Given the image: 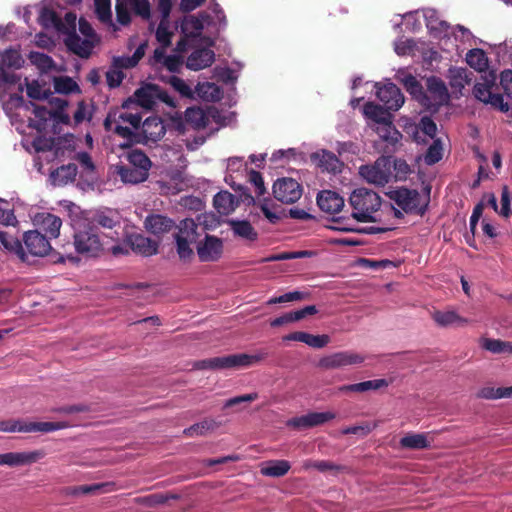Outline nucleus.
<instances>
[{
    "mask_svg": "<svg viewBox=\"0 0 512 512\" xmlns=\"http://www.w3.org/2000/svg\"><path fill=\"white\" fill-rule=\"evenodd\" d=\"M377 98L385 105L387 110H398L404 104V96L394 83L375 85Z\"/></svg>",
    "mask_w": 512,
    "mask_h": 512,
    "instance_id": "18",
    "label": "nucleus"
},
{
    "mask_svg": "<svg viewBox=\"0 0 512 512\" xmlns=\"http://www.w3.org/2000/svg\"><path fill=\"white\" fill-rule=\"evenodd\" d=\"M198 228L195 221L190 218L180 221L177 226V230L174 233V240L177 254L183 261H189L194 255L191 246L196 243L199 238Z\"/></svg>",
    "mask_w": 512,
    "mask_h": 512,
    "instance_id": "5",
    "label": "nucleus"
},
{
    "mask_svg": "<svg viewBox=\"0 0 512 512\" xmlns=\"http://www.w3.org/2000/svg\"><path fill=\"white\" fill-rule=\"evenodd\" d=\"M219 426L220 423L216 420L207 418L184 429L183 434L188 437L204 436L209 432L216 430Z\"/></svg>",
    "mask_w": 512,
    "mask_h": 512,
    "instance_id": "43",
    "label": "nucleus"
},
{
    "mask_svg": "<svg viewBox=\"0 0 512 512\" xmlns=\"http://www.w3.org/2000/svg\"><path fill=\"white\" fill-rule=\"evenodd\" d=\"M335 417V413L330 411L308 413L310 428L322 425L330 420H333Z\"/></svg>",
    "mask_w": 512,
    "mask_h": 512,
    "instance_id": "62",
    "label": "nucleus"
},
{
    "mask_svg": "<svg viewBox=\"0 0 512 512\" xmlns=\"http://www.w3.org/2000/svg\"><path fill=\"white\" fill-rule=\"evenodd\" d=\"M496 79L497 77L493 72L485 73L475 83L473 94L477 100L484 104L491 105L502 112H507L509 106L504 102L502 95L493 92L496 86Z\"/></svg>",
    "mask_w": 512,
    "mask_h": 512,
    "instance_id": "6",
    "label": "nucleus"
},
{
    "mask_svg": "<svg viewBox=\"0 0 512 512\" xmlns=\"http://www.w3.org/2000/svg\"><path fill=\"white\" fill-rule=\"evenodd\" d=\"M27 87V95L32 99H46L51 94L50 92L44 90L42 86L38 83V81H32L26 83Z\"/></svg>",
    "mask_w": 512,
    "mask_h": 512,
    "instance_id": "61",
    "label": "nucleus"
},
{
    "mask_svg": "<svg viewBox=\"0 0 512 512\" xmlns=\"http://www.w3.org/2000/svg\"><path fill=\"white\" fill-rule=\"evenodd\" d=\"M476 397L485 400L502 399V387L484 386L477 391Z\"/></svg>",
    "mask_w": 512,
    "mask_h": 512,
    "instance_id": "60",
    "label": "nucleus"
},
{
    "mask_svg": "<svg viewBox=\"0 0 512 512\" xmlns=\"http://www.w3.org/2000/svg\"><path fill=\"white\" fill-rule=\"evenodd\" d=\"M2 246L14 254L24 264L31 265L35 258H43L50 254L52 246L49 238L38 230L23 233L22 240L8 234H0Z\"/></svg>",
    "mask_w": 512,
    "mask_h": 512,
    "instance_id": "1",
    "label": "nucleus"
},
{
    "mask_svg": "<svg viewBox=\"0 0 512 512\" xmlns=\"http://www.w3.org/2000/svg\"><path fill=\"white\" fill-rule=\"evenodd\" d=\"M45 457L42 450L8 452L0 454V466L17 467L33 464Z\"/></svg>",
    "mask_w": 512,
    "mask_h": 512,
    "instance_id": "19",
    "label": "nucleus"
},
{
    "mask_svg": "<svg viewBox=\"0 0 512 512\" xmlns=\"http://www.w3.org/2000/svg\"><path fill=\"white\" fill-rule=\"evenodd\" d=\"M165 93L156 85L145 84L134 93V101L137 105L152 109L159 101H165Z\"/></svg>",
    "mask_w": 512,
    "mask_h": 512,
    "instance_id": "21",
    "label": "nucleus"
},
{
    "mask_svg": "<svg viewBox=\"0 0 512 512\" xmlns=\"http://www.w3.org/2000/svg\"><path fill=\"white\" fill-rule=\"evenodd\" d=\"M390 199L406 213L423 214L428 205V200L423 198L418 191L407 188L392 191Z\"/></svg>",
    "mask_w": 512,
    "mask_h": 512,
    "instance_id": "10",
    "label": "nucleus"
},
{
    "mask_svg": "<svg viewBox=\"0 0 512 512\" xmlns=\"http://www.w3.org/2000/svg\"><path fill=\"white\" fill-rule=\"evenodd\" d=\"M402 83L404 84L405 88L407 89V91L413 95L414 97H416L417 99L421 100L422 96H423V91H422V86L421 84L418 82V80L416 79V77H414L413 75L411 74H408V75H405L402 79H401Z\"/></svg>",
    "mask_w": 512,
    "mask_h": 512,
    "instance_id": "56",
    "label": "nucleus"
},
{
    "mask_svg": "<svg viewBox=\"0 0 512 512\" xmlns=\"http://www.w3.org/2000/svg\"><path fill=\"white\" fill-rule=\"evenodd\" d=\"M449 84L455 91L461 90L469 84L468 71L464 68H450L448 71Z\"/></svg>",
    "mask_w": 512,
    "mask_h": 512,
    "instance_id": "47",
    "label": "nucleus"
},
{
    "mask_svg": "<svg viewBox=\"0 0 512 512\" xmlns=\"http://www.w3.org/2000/svg\"><path fill=\"white\" fill-rule=\"evenodd\" d=\"M500 84L504 90V93L512 98V70L507 69L501 72Z\"/></svg>",
    "mask_w": 512,
    "mask_h": 512,
    "instance_id": "64",
    "label": "nucleus"
},
{
    "mask_svg": "<svg viewBox=\"0 0 512 512\" xmlns=\"http://www.w3.org/2000/svg\"><path fill=\"white\" fill-rule=\"evenodd\" d=\"M377 427V423L364 422L360 425L350 426L342 429L341 433L344 435L353 434L360 437H365L370 434Z\"/></svg>",
    "mask_w": 512,
    "mask_h": 512,
    "instance_id": "55",
    "label": "nucleus"
},
{
    "mask_svg": "<svg viewBox=\"0 0 512 512\" xmlns=\"http://www.w3.org/2000/svg\"><path fill=\"white\" fill-rule=\"evenodd\" d=\"M487 204L491 206V208L498 212L503 217H508L510 215V203L511 197L507 187L502 189L501 193V208L498 210L497 199L493 193H488L484 196Z\"/></svg>",
    "mask_w": 512,
    "mask_h": 512,
    "instance_id": "44",
    "label": "nucleus"
},
{
    "mask_svg": "<svg viewBox=\"0 0 512 512\" xmlns=\"http://www.w3.org/2000/svg\"><path fill=\"white\" fill-rule=\"evenodd\" d=\"M217 111L209 109L207 111L201 108H187L185 111V122L195 130L206 128L211 118H215Z\"/></svg>",
    "mask_w": 512,
    "mask_h": 512,
    "instance_id": "23",
    "label": "nucleus"
},
{
    "mask_svg": "<svg viewBox=\"0 0 512 512\" xmlns=\"http://www.w3.org/2000/svg\"><path fill=\"white\" fill-rule=\"evenodd\" d=\"M312 159L317 162V165L327 171L332 173H337L341 171L342 163L338 159V157L326 150H322L318 153L313 154Z\"/></svg>",
    "mask_w": 512,
    "mask_h": 512,
    "instance_id": "33",
    "label": "nucleus"
},
{
    "mask_svg": "<svg viewBox=\"0 0 512 512\" xmlns=\"http://www.w3.org/2000/svg\"><path fill=\"white\" fill-rule=\"evenodd\" d=\"M301 469L304 471L316 469L320 472H326V471H340V470H343L344 467L338 466L330 461H325V460L314 461V460L308 459V460L303 461Z\"/></svg>",
    "mask_w": 512,
    "mask_h": 512,
    "instance_id": "50",
    "label": "nucleus"
},
{
    "mask_svg": "<svg viewBox=\"0 0 512 512\" xmlns=\"http://www.w3.org/2000/svg\"><path fill=\"white\" fill-rule=\"evenodd\" d=\"M77 175V166L73 163L62 165L51 173V179L54 185L63 186L75 180Z\"/></svg>",
    "mask_w": 512,
    "mask_h": 512,
    "instance_id": "39",
    "label": "nucleus"
},
{
    "mask_svg": "<svg viewBox=\"0 0 512 512\" xmlns=\"http://www.w3.org/2000/svg\"><path fill=\"white\" fill-rule=\"evenodd\" d=\"M317 204L323 212L334 214L343 208L344 200L338 193L324 190L318 194Z\"/></svg>",
    "mask_w": 512,
    "mask_h": 512,
    "instance_id": "26",
    "label": "nucleus"
},
{
    "mask_svg": "<svg viewBox=\"0 0 512 512\" xmlns=\"http://www.w3.org/2000/svg\"><path fill=\"white\" fill-rule=\"evenodd\" d=\"M53 83L57 93L68 94L79 91L78 84L70 77H55Z\"/></svg>",
    "mask_w": 512,
    "mask_h": 512,
    "instance_id": "51",
    "label": "nucleus"
},
{
    "mask_svg": "<svg viewBox=\"0 0 512 512\" xmlns=\"http://www.w3.org/2000/svg\"><path fill=\"white\" fill-rule=\"evenodd\" d=\"M273 194L278 201L291 204L300 199L302 187L292 178H282L274 183Z\"/></svg>",
    "mask_w": 512,
    "mask_h": 512,
    "instance_id": "15",
    "label": "nucleus"
},
{
    "mask_svg": "<svg viewBox=\"0 0 512 512\" xmlns=\"http://www.w3.org/2000/svg\"><path fill=\"white\" fill-rule=\"evenodd\" d=\"M67 427L68 424L66 422H26L20 419L0 420V432L4 433H49Z\"/></svg>",
    "mask_w": 512,
    "mask_h": 512,
    "instance_id": "7",
    "label": "nucleus"
},
{
    "mask_svg": "<svg viewBox=\"0 0 512 512\" xmlns=\"http://www.w3.org/2000/svg\"><path fill=\"white\" fill-rule=\"evenodd\" d=\"M374 131L386 143L387 147H391L392 150H396L401 144L402 134L393 125V119L383 125L375 126Z\"/></svg>",
    "mask_w": 512,
    "mask_h": 512,
    "instance_id": "28",
    "label": "nucleus"
},
{
    "mask_svg": "<svg viewBox=\"0 0 512 512\" xmlns=\"http://www.w3.org/2000/svg\"><path fill=\"white\" fill-rule=\"evenodd\" d=\"M424 17L426 26L431 32L439 34L444 33L445 36L449 35V24L439 18L437 11L434 9H427L424 12Z\"/></svg>",
    "mask_w": 512,
    "mask_h": 512,
    "instance_id": "42",
    "label": "nucleus"
},
{
    "mask_svg": "<svg viewBox=\"0 0 512 512\" xmlns=\"http://www.w3.org/2000/svg\"><path fill=\"white\" fill-rule=\"evenodd\" d=\"M197 90L198 94L206 100L216 101L219 100L221 96L219 87L214 83L200 84Z\"/></svg>",
    "mask_w": 512,
    "mask_h": 512,
    "instance_id": "54",
    "label": "nucleus"
},
{
    "mask_svg": "<svg viewBox=\"0 0 512 512\" xmlns=\"http://www.w3.org/2000/svg\"><path fill=\"white\" fill-rule=\"evenodd\" d=\"M449 93L444 82L436 77L427 80V95L422 96L421 102L429 109H437L447 103Z\"/></svg>",
    "mask_w": 512,
    "mask_h": 512,
    "instance_id": "13",
    "label": "nucleus"
},
{
    "mask_svg": "<svg viewBox=\"0 0 512 512\" xmlns=\"http://www.w3.org/2000/svg\"><path fill=\"white\" fill-rule=\"evenodd\" d=\"M147 43H141L132 56H117L113 58L112 66L116 69H128L135 67L145 55Z\"/></svg>",
    "mask_w": 512,
    "mask_h": 512,
    "instance_id": "38",
    "label": "nucleus"
},
{
    "mask_svg": "<svg viewBox=\"0 0 512 512\" xmlns=\"http://www.w3.org/2000/svg\"><path fill=\"white\" fill-rule=\"evenodd\" d=\"M481 347L493 354L512 355V343L499 339L483 338Z\"/></svg>",
    "mask_w": 512,
    "mask_h": 512,
    "instance_id": "46",
    "label": "nucleus"
},
{
    "mask_svg": "<svg viewBox=\"0 0 512 512\" xmlns=\"http://www.w3.org/2000/svg\"><path fill=\"white\" fill-rule=\"evenodd\" d=\"M442 158V146L439 140H435L428 148L424 157L425 163L433 165Z\"/></svg>",
    "mask_w": 512,
    "mask_h": 512,
    "instance_id": "58",
    "label": "nucleus"
},
{
    "mask_svg": "<svg viewBox=\"0 0 512 512\" xmlns=\"http://www.w3.org/2000/svg\"><path fill=\"white\" fill-rule=\"evenodd\" d=\"M72 229L73 246L77 254L85 258H96L104 252L107 243L90 222L76 217L72 220Z\"/></svg>",
    "mask_w": 512,
    "mask_h": 512,
    "instance_id": "2",
    "label": "nucleus"
},
{
    "mask_svg": "<svg viewBox=\"0 0 512 512\" xmlns=\"http://www.w3.org/2000/svg\"><path fill=\"white\" fill-rule=\"evenodd\" d=\"M20 106L26 110H31L34 117L29 119L30 126L36 129L38 132L46 130L48 123L51 120L67 123L69 116L64 114L63 111H53L42 105H36L34 103L24 104L22 97L16 98Z\"/></svg>",
    "mask_w": 512,
    "mask_h": 512,
    "instance_id": "8",
    "label": "nucleus"
},
{
    "mask_svg": "<svg viewBox=\"0 0 512 512\" xmlns=\"http://www.w3.org/2000/svg\"><path fill=\"white\" fill-rule=\"evenodd\" d=\"M128 7L144 18L150 15L148 0H116V16L121 25H127L131 20Z\"/></svg>",
    "mask_w": 512,
    "mask_h": 512,
    "instance_id": "16",
    "label": "nucleus"
},
{
    "mask_svg": "<svg viewBox=\"0 0 512 512\" xmlns=\"http://www.w3.org/2000/svg\"><path fill=\"white\" fill-rule=\"evenodd\" d=\"M267 355V353L261 352L253 355L241 353L222 357H214L196 362L194 364V368L199 370H222L230 368L249 367L255 363L264 360L267 357Z\"/></svg>",
    "mask_w": 512,
    "mask_h": 512,
    "instance_id": "4",
    "label": "nucleus"
},
{
    "mask_svg": "<svg viewBox=\"0 0 512 512\" xmlns=\"http://www.w3.org/2000/svg\"><path fill=\"white\" fill-rule=\"evenodd\" d=\"M233 235L247 242H255L258 239V233L252 224L247 220L232 219L228 221Z\"/></svg>",
    "mask_w": 512,
    "mask_h": 512,
    "instance_id": "31",
    "label": "nucleus"
},
{
    "mask_svg": "<svg viewBox=\"0 0 512 512\" xmlns=\"http://www.w3.org/2000/svg\"><path fill=\"white\" fill-rule=\"evenodd\" d=\"M171 499H179V496L176 494L156 493L139 497L136 499V502L147 507H156L165 504L168 500Z\"/></svg>",
    "mask_w": 512,
    "mask_h": 512,
    "instance_id": "49",
    "label": "nucleus"
},
{
    "mask_svg": "<svg viewBox=\"0 0 512 512\" xmlns=\"http://www.w3.org/2000/svg\"><path fill=\"white\" fill-rule=\"evenodd\" d=\"M197 254L202 262H215L219 260L223 253V241L213 235H206L204 240L199 242Z\"/></svg>",
    "mask_w": 512,
    "mask_h": 512,
    "instance_id": "17",
    "label": "nucleus"
},
{
    "mask_svg": "<svg viewBox=\"0 0 512 512\" xmlns=\"http://www.w3.org/2000/svg\"><path fill=\"white\" fill-rule=\"evenodd\" d=\"M126 158H127V161L129 162V164L140 172L139 174L142 173L146 177L149 176V170L151 168V161L146 156L145 153H143L142 151H140L138 149L131 150L127 153Z\"/></svg>",
    "mask_w": 512,
    "mask_h": 512,
    "instance_id": "41",
    "label": "nucleus"
},
{
    "mask_svg": "<svg viewBox=\"0 0 512 512\" xmlns=\"http://www.w3.org/2000/svg\"><path fill=\"white\" fill-rule=\"evenodd\" d=\"M32 223L36 227L35 230L43 231L49 239L57 238L60 235L62 226L61 219L49 212H39L32 217Z\"/></svg>",
    "mask_w": 512,
    "mask_h": 512,
    "instance_id": "20",
    "label": "nucleus"
},
{
    "mask_svg": "<svg viewBox=\"0 0 512 512\" xmlns=\"http://www.w3.org/2000/svg\"><path fill=\"white\" fill-rule=\"evenodd\" d=\"M359 174L371 184L384 186L391 177L390 160L386 157H380L372 165H362L359 168Z\"/></svg>",
    "mask_w": 512,
    "mask_h": 512,
    "instance_id": "11",
    "label": "nucleus"
},
{
    "mask_svg": "<svg viewBox=\"0 0 512 512\" xmlns=\"http://www.w3.org/2000/svg\"><path fill=\"white\" fill-rule=\"evenodd\" d=\"M173 32L170 30V23L167 19H161L158 28L156 30V39L160 45L169 47L171 44V38Z\"/></svg>",
    "mask_w": 512,
    "mask_h": 512,
    "instance_id": "52",
    "label": "nucleus"
},
{
    "mask_svg": "<svg viewBox=\"0 0 512 512\" xmlns=\"http://www.w3.org/2000/svg\"><path fill=\"white\" fill-rule=\"evenodd\" d=\"M3 66L19 68L23 62L21 55L15 50H6L2 55Z\"/></svg>",
    "mask_w": 512,
    "mask_h": 512,
    "instance_id": "63",
    "label": "nucleus"
},
{
    "mask_svg": "<svg viewBox=\"0 0 512 512\" xmlns=\"http://www.w3.org/2000/svg\"><path fill=\"white\" fill-rule=\"evenodd\" d=\"M80 217L90 222L96 231L98 226L104 229L114 230L113 234H115V236L106 235L107 238H110L113 241L118 238L119 234L116 229L120 228L121 226V215L118 211L112 209H103L98 210L89 216L83 215Z\"/></svg>",
    "mask_w": 512,
    "mask_h": 512,
    "instance_id": "12",
    "label": "nucleus"
},
{
    "mask_svg": "<svg viewBox=\"0 0 512 512\" xmlns=\"http://www.w3.org/2000/svg\"><path fill=\"white\" fill-rule=\"evenodd\" d=\"M433 319L441 327L464 326L468 323L467 319L461 317L455 311H437L433 314Z\"/></svg>",
    "mask_w": 512,
    "mask_h": 512,
    "instance_id": "45",
    "label": "nucleus"
},
{
    "mask_svg": "<svg viewBox=\"0 0 512 512\" xmlns=\"http://www.w3.org/2000/svg\"><path fill=\"white\" fill-rule=\"evenodd\" d=\"M291 469V464L287 460H269L261 464L260 473L267 477H282Z\"/></svg>",
    "mask_w": 512,
    "mask_h": 512,
    "instance_id": "35",
    "label": "nucleus"
},
{
    "mask_svg": "<svg viewBox=\"0 0 512 512\" xmlns=\"http://www.w3.org/2000/svg\"><path fill=\"white\" fill-rule=\"evenodd\" d=\"M215 60V53L208 48H201L193 51L186 61L188 69L198 71L209 67Z\"/></svg>",
    "mask_w": 512,
    "mask_h": 512,
    "instance_id": "27",
    "label": "nucleus"
},
{
    "mask_svg": "<svg viewBox=\"0 0 512 512\" xmlns=\"http://www.w3.org/2000/svg\"><path fill=\"white\" fill-rule=\"evenodd\" d=\"M112 174L120 177L121 181L125 184H138L147 180L144 174H139L140 172L134 167H127L124 165H114L112 168Z\"/></svg>",
    "mask_w": 512,
    "mask_h": 512,
    "instance_id": "37",
    "label": "nucleus"
},
{
    "mask_svg": "<svg viewBox=\"0 0 512 512\" xmlns=\"http://www.w3.org/2000/svg\"><path fill=\"white\" fill-rule=\"evenodd\" d=\"M365 357L352 351H340L327 355L319 360V367L323 369H340L350 365L363 363Z\"/></svg>",
    "mask_w": 512,
    "mask_h": 512,
    "instance_id": "14",
    "label": "nucleus"
},
{
    "mask_svg": "<svg viewBox=\"0 0 512 512\" xmlns=\"http://www.w3.org/2000/svg\"><path fill=\"white\" fill-rule=\"evenodd\" d=\"M388 385L389 382L386 379L367 380L360 383L342 385L339 387V392L364 393L371 390H379L381 388L388 387Z\"/></svg>",
    "mask_w": 512,
    "mask_h": 512,
    "instance_id": "34",
    "label": "nucleus"
},
{
    "mask_svg": "<svg viewBox=\"0 0 512 512\" xmlns=\"http://www.w3.org/2000/svg\"><path fill=\"white\" fill-rule=\"evenodd\" d=\"M209 16H186L181 23V30L187 37H197L201 34L204 24L208 22Z\"/></svg>",
    "mask_w": 512,
    "mask_h": 512,
    "instance_id": "32",
    "label": "nucleus"
},
{
    "mask_svg": "<svg viewBox=\"0 0 512 512\" xmlns=\"http://www.w3.org/2000/svg\"><path fill=\"white\" fill-rule=\"evenodd\" d=\"M301 342L312 348L320 349L329 344L330 337L326 334L313 335L307 332H302Z\"/></svg>",
    "mask_w": 512,
    "mask_h": 512,
    "instance_id": "53",
    "label": "nucleus"
},
{
    "mask_svg": "<svg viewBox=\"0 0 512 512\" xmlns=\"http://www.w3.org/2000/svg\"><path fill=\"white\" fill-rule=\"evenodd\" d=\"M166 132V127L159 117H148L141 126L140 136L142 137V141L145 143L148 142H157L159 141Z\"/></svg>",
    "mask_w": 512,
    "mask_h": 512,
    "instance_id": "22",
    "label": "nucleus"
},
{
    "mask_svg": "<svg viewBox=\"0 0 512 512\" xmlns=\"http://www.w3.org/2000/svg\"><path fill=\"white\" fill-rule=\"evenodd\" d=\"M364 115L373 122L371 128L374 130L375 126H380L385 124L386 122L393 119L391 113L386 109H383L381 106L368 102L363 107Z\"/></svg>",
    "mask_w": 512,
    "mask_h": 512,
    "instance_id": "29",
    "label": "nucleus"
},
{
    "mask_svg": "<svg viewBox=\"0 0 512 512\" xmlns=\"http://www.w3.org/2000/svg\"><path fill=\"white\" fill-rule=\"evenodd\" d=\"M30 60L44 72L50 70L53 67L52 58L44 53L33 52L30 54Z\"/></svg>",
    "mask_w": 512,
    "mask_h": 512,
    "instance_id": "59",
    "label": "nucleus"
},
{
    "mask_svg": "<svg viewBox=\"0 0 512 512\" xmlns=\"http://www.w3.org/2000/svg\"><path fill=\"white\" fill-rule=\"evenodd\" d=\"M95 11L98 18L104 23L111 22V1L110 0H94Z\"/></svg>",
    "mask_w": 512,
    "mask_h": 512,
    "instance_id": "57",
    "label": "nucleus"
},
{
    "mask_svg": "<svg viewBox=\"0 0 512 512\" xmlns=\"http://www.w3.org/2000/svg\"><path fill=\"white\" fill-rule=\"evenodd\" d=\"M173 225L171 219L159 214L149 215L144 221L146 230L157 236L169 232Z\"/></svg>",
    "mask_w": 512,
    "mask_h": 512,
    "instance_id": "30",
    "label": "nucleus"
},
{
    "mask_svg": "<svg viewBox=\"0 0 512 512\" xmlns=\"http://www.w3.org/2000/svg\"><path fill=\"white\" fill-rule=\"evenodd\" d=\"M466 62L475 70L484 71L488 66V59L482 49H471L466 54Z\"/></svg>",
    "mask_w": 512,
    "mask_h": 512,
    "instance_id": "48",
    "label": "nucleus"
},
{
    "mask_svg": "<svg viewBox=\"0 0 512 512\" xmlns=\"http://www.w3.org/2000/svg\"><path fill=\"white\" fill-rule=\"evenodd\" d=\"M130 248L142 256H152L158 252V242L143 236L142 234H131L126 238Z\"/></svg>",
    "mask_w": 512,
    "mask_h": 512,
    "instance_id": "24",
    "label": "nucleus"
},
{
    "mask_svg": "<svg viewBox=\"0 0 512 512\" xmlns=\"http://www.w3.org/2000/svg\"><path fill=\"white\" fill-rule=\"evenodd\" d=\"M67 48L81 58H88L94 48L90 38H81L75 32L67 34L64 39Z\"/></svg>",
    "mask_w": 512,
    "mask_h": 512,
    "instance_id": "25",
    "label": "nucleus"
},
{
    "mask_svg": "<svg viewBox=\"0 0 512 512\" xmlns=\"http://www.w3.org/2000/svg\"><path fill=\"white\" fill-rule=\"evenodd\" d=\"M400 447L404 449L421 450L429 448L431 441L427 433H407L399 441Z\"/></svg>",
    "mask_w": 512,
    "mask_h": 512,
    "instance_id": "36",
    "label": "nucleus"
},
{
    "mask_svg": "<svg viewBox=\"0 0 512 512\" xmlns=\"http://www.w3.org/2000/svg\"><path fill=\"white\" fill-rule=\"evenodd\" d=\"M140 123L141 116L129 111L120 112L118 115L109 114L104 121L107 130H112L123 138L131 137L133 130L140 128Z\"/></svg>",
    "mask_w": 512,
    "mask_h": 512,
    "instance_id": "9",
    "label": "nucleus"
},
{
    "mask_svg": "<svg viewBox=\"0 0 512 512\" xmlns=\"http://www.w3.org/2000/svg\"><path fill=\"white\" fill-rule=\"evenodd\" d=\"M215 209L222 215H228L234 211L237 201L234 195L228 191L218 192L213 199Z\"/></svg>",
    "mask_w": 512,
    "mask_h": 512,
    "instance_id": "40",
    "label": "nucleus"
},
{
    "mask_svg": "<svg viewBox=\"0 0 512 512\" xmlns=\"http://www.w3.org/2000/svg\"><path fill=\"white\" fill-rule=\"evenodd\" d=\"M352 217L358 222H376L382 205L381 197L367 188L355 189L349 197Z\"/></svg>",
    "mask_w": 512,
    "mask_h": 512,
    "instance_id": "3",
    "label": "nucleus"
}]
</instances>
